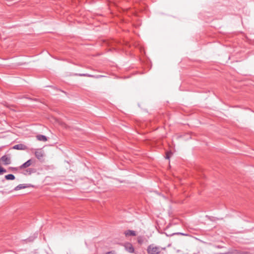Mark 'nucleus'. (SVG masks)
Segmentation results:
<instances>
[{
	"mask_svg": "<svg viewBox=\"0 0 254 254\" xmlns=\"http://www.w3.org/2000/svg\"><path fill=\"white\" fill-rule=\"evenodd\" d=\"M147 251L150 254H159L161 252L160 247L154 246L153 245H149L147 247Z\"/></svg>",
	"mask_w": 254,
	"mask_h": 254,
	"instance_id": "1",
	"label": "nucleus"
},
{
	"mask_svg": "<svg viewBox=\"0 0 254 254\" xmlns=\"http://www.w3.org/2000/svg\"><path fill=\"white\" fill-rule=\"evenodd\" d=\"M0 160L5 165H9L11 163L10 157L6 155H3L0 158Z\"/></svg>",
	"mask_w": 254,
	"mask_h": 254,
	"instance_id": "2",
	"label": "nucleus"
},
{
	"mask_svg": "<svg viewBox=\"0 0 254 254\" xmlns=\"http://www.w3.org/2000/svg\"><path fill=\"white\" fill-rule=\"evenodd\" d=\"M126 250L129 253H134V249L132 245L130 243H127L125 245Z\"/></svg>",
	"mask_w": 254,
	"mask_h": 254,
	"instance_id": "3",
	"label": "nucleus"
},
{
	"mask_svg": "<svg viewBox=\"0 0 254 254\" xmlns=\"http://www.w3.org/2000/svg\"><path fill=\"white\" fill-rule=\"evenodd\" d=\"M32 162H33L32 160L29 159V160H27L26 162H25L24 163L22 164L19 167V169H23L24 168H26L28 167L29 166H30L32 164Z\"/></svg>",
	"mask_w": 254,
	"mask_h": 254,
	"instance_id": "4",
	"label": "nucleus"
},
{
	"mask_svg": "<svg viewBox=\"0 0 254 254\" xmlns=\"http://www.w3.org/2000/svg\"><path fill=\"white\" fill-rule=\"evenodd\" d=\"M12 148L14 149H16V150H25L27 148V147L26 145H25L23 144H18L14 145L12 147Z\"/></svg>",
	"mask_w": 254,
	"mask_h": 254,
	"instance_id": "5",
	"label": "nucleus"
},
{
	"mask_svg": "<svg viewBox=\"0 0 254 254\" xmlns=\"http://www.w3.org/2000/svg\"><path fill=\"white\" fill-rule=\"evenodd\" d=\"M28 187V186L27 184H20L14 188V189L12 190H21L22 189H25ZM12 191V190L11 191Z\"/></svg>",
	"mask_w": 254,
	"mask_h": 254,
	"instance_id": "6",
	"label": "nucleus"
},
{
	"mask_svg": "<svg viewBox=\"0 0 254 254\" xmlns=\"http://www.w3.org/2000/svg\"><path fill=\"white\" fill-rule=\"evenodd\" d=\"M125 234L126 236H135L136 235L135 231L130 230L125 231Z\"/></svg>",
	"mask_w": 254,
	"mask_h": 254,
	"instance_id": "7",
	"label": "nucleus"
},
{
	"mask_svg": "<svg viewBox=\"0 0 254 254\" xmlns=\"http://www.w3.org/2000/svg\"><path fill=\"white\" fill-rule=\"evenodd\" d=\"M35 155L37 157V158L39 160L41 159L44 156L43 152L41 151H38V150L36 151L35 152Z\"/></svg>",
	"mask_w": 254,
	"mask_h": 254,
	"instance_id": "8",
	"label": "nucleus"
},
{
	"mask_svg": "<svg viewBox=\"0 0 254 254\" xmlns=\"http://www.w3.org/2000/svg\"><path fill=\"white\" fill-rule=\"evenodd\" d=\"M37 139L39 141H46L47 140V138L45 135H38L36 136Z\"/></svg>",
	"mask_w": 254,
	"mask_h": 254,
	"instance_id": "9",
	"label": "nucleus"
},
{
	"mask_svg": "<svg viewBox=\"0 0 254 254\" xmlns=\"http://www.w3.org/2000/svg\"><path fill=\"white\" fill-rule=\"evenodd\" d=\"M4 178L7 180H13L15 179V177L14 175L10 174H8L7 175H5L4 177Z\"/></svg>",
	"mask_w": 254,
	"mask_h": 254,
	"instance_id": "10",
	"label": "nucleus"
},
{
	"mask_svg": "<svg viewBox=\"0 0 254 254\" xmlns=\"http://www.w3.org/2000/svg\"><path fill=\"white\" fill-rule=\"evenodd\" d=\"M34 237H30L29 238H28L26 241L28 242H32L34 240V239L37 237L38 233H35L34 235Z\"/></svg>",
	"mask_w": 254,
	"mask_h": 254,
	"instance_id": "11",
	"label": "nucleus"
},
{
	"mask_svg": "<svg viewBox=\"0 0 254 254\" xmlns=\"http://www.w3.org/2000/svg\"><path fill=\"white\" fill-rule=\"evenodd\" d=\"M24 98L27 99L28 100H31V101H38L39 100L37 98H31L27 96H24Z\"/></svg>",
	"mask_w": 254,
	"mask_h": 254,
	"instance_id": "12",
	"label": "nucleus"
},
{
	"mask_svg": "<svg viewBox=\"0 0 254 254\" xmlns=\"http://www.w3.org/2000/svg\"><path fill=\"white\" fill-rule=\"evenodd\" d=\"M6 172V170L0 166V175H2Z\"/></svg>",
	"mask_w": 254,
	"mask_h": 254,
	"instance_id": "13",
	"label": "nucleus"
},
{
	"mask_svg": "<svg viewBox=\"0 0 254 254\" xmlns=\"http://www.w3.org/2000/svg\"><path fill=\"white\" fill-rule=\"evenodd\" d=\"M79 76H87V77H92L93 76L92 75L87 74V73H82V74H79Z\"/></svg>",
	"mask_w": 254,
	"mask_h": 254,
	"instance_id": "14",
	"label": "nucleus"
},
{
	"mask_svg": "<svg viewBox=\"0 0 254 254\" xmlns=\"http://www.w3.org/2000/svg\"><path fill=\"white\" fill-rule=\"evenodd\" d=\"M171 154H172V152H167L166 153V158L169 159L170 158Z\"/></svg>",
	"mask_w": 254,
	"mask_h": 254,
	"instance_id": "15",
	"label": "nucleus"
},
{
	"mask_svg": "<svg viewBox=\"0 0 254 254\" xmlns=\"http://www.w3.org/2000/svg\"><path fill=\"white\" fill-rule=\"evenodd\" d=\"M9 169L11 171L15 172L17 171L18 168L17 167H9Z\"/></svg>",
	"mask_w": 254,
	"mask_h": 254,
	"instance_id": "16",
	"label": "nucleus"
},
{
	"mask_svg": "<svg viewBox=\"0 0 254 254\" xmlns=\"http://www.w3.org/2000/svg\"><path fill=\"white\" fill-rule=\"evenodd\" d=\"M26 172L29 175H30L33 172V170L31 169H28L26 170Z\"/></svg>",
	"mask_w": 254,
	"mask_h": 254,
	"instance_id": "17",
	"label": "nucleus"
},
{
	"mask_svg": "<svg viewBox=\"0 0 254 254\" xmlns=\"http://www.w3.org/2000/svg\"><path fill=\"white\" fill-rule=\"evenodd\" d=\"M175 234L176 235H182V236H186V235H187V234H186L185 233H181V232L175 233Z\"/></svg>",
	"mask_w": 254,
	"mask_h": 254,
	"instance_id": "18",
	"label": "nucleus"
},
{
	"mask_svg": "<svg viewBox=\"0 0 254 254\" xmlns=\"http://www.w3.org/2000/svg\"><path fill=\"white\" fill-rule=\"evenodd\" d=\"M137 241H138V243L139 244H142L143 242V240L140 238H138Z\"/></svg>",
	"mask_w": 254,
	"mask_h": 254,
	"instance_id": "19",
	"label": "nucleus"
},
{
	"mask_svg": "<svg viewBox=\"0 0 254 254\" xmlns=\"http://www.w3.org/2000/svg\"><path fill=\"white\" fill-rule=\"evenodd\" d=\"M105 254H116V253L115 252V251H110L106 253Z\"/></svg>",
	"mask_w": 254,
	"mask_h": 254,
	"instance_id": "20",
	"label": "nucleus"
},
{
	"mask_svg": "<svg viewBox=\"0 0 254 254\" xmlns=\"http://www.w3.org/2000/svg\"><path fill=\"white\" fill-rule=\"evenodd\" d=\"M166 235L168 237H171V236H172L175 235L176 234H175V233H172V234H168L166 233Z\"/></svg>",
	"mask_w": 254,
	"mask_h": 254,
	"instance_id": "21",
	"label": "nucleus"
}]
</instances>
